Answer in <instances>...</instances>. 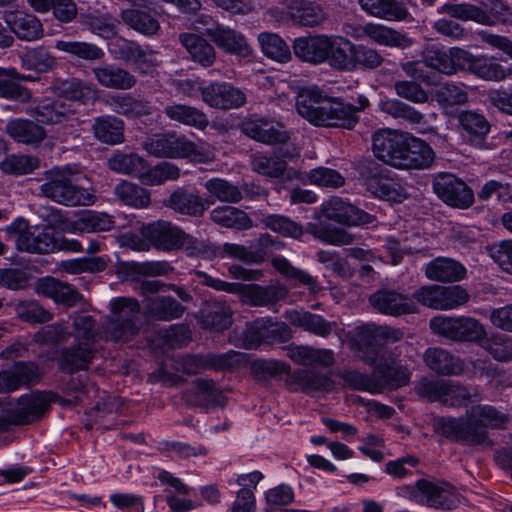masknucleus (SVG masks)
<instances>
[{
	"label": "nucleus",
	"instance_id": "obj_45",
	"mask_svg": "<svg viewBox=\"0 0 512 512\" xmlns=\"http://www.w3.org/2000/svg\"><path fill=\"white\" fill-rule=\"evenodd\" d=\"M92 131L94 137L104 144L116 145L124 141V122L115 116L95 118Z\"/></svg>",
	"mask_w": 512,
	"mask_h": 512
},
{
	"label": "nucleus",
	"instance_id": "obj_64",
	"mask_svg": "<svg viewBox=\"0 0 512 512\" xmlns=\"http://www.w3.org/2000/svg\"><path fill=\"white\" fill-rule=\"evenodd\" d=\"M115 195L124 204L136 208H145L150 204L149 192L128 180H121L114 188Z\"/></svg>",
	"mask_w": 512,
	"mask_h": 512
},
{
	"label": "nucleus",
	"instance_id": "obj_12",
	"mask_svg": "<svg viewBox=\"0 0 512 512\" xmlns=\"http://www.w3.org/2000/svg\"><path fill=\"white\" fill-rule=\"evenodd\" d=\"M433 190L444 203L451 207L467 209L474 203L472 189L452 174H439L433 181Z\"/></svg>",
	"mask_w": 512,
	"mask_h": 512
},
{
	"label": "nucleus",
	"instance_id": "obj_1",
	"mask_svg": "<svg viewBox=\"0 0 512 512\" xmlns=\"http://www.w3.org/2000/svg\"><path fill=\"white\" fill-rule=\"evenodd\" d=\"M369 105L364 95L357 98V105H352L341 98L329 97L318 88L302 90L296 101L298 114L314 126L349 130L359 122L358 113Z\"/></svg>",
	"mask_w": 512,
	"mask_h": 512
},
{
	"label": "nucleus",
	"instance_id": "obj_42",
	"mask_svg": "<svg viewBox=\"0 0 512 512\" xmlns=\"http://www.w3.org/2000/svg\"><path fill=\"white\" fill-rule=\"evenodd\" d=\"M286 318L293 326L323 338L328 337L336 325L335 322H329L321 315L309 311H287Z\"/></svg>",
	"mask_w": 512,
	"mask_h": 512
},
{
	"label": "nucleus",
	"instance_id": "obj_54",
	"mask_svg": "<svg viewBox=\"0 0 512 512\" xmlns=\"http://www.w3.org/2000/svg\"><path fill=\"white\" fill-rule=\"evenodd\" d=\"M478 12L481 25L495 26L512 20L511 8L502 0H482Z\"/></svg>",
	"mask_w": 512,
	"mask_h": 512
},
{
	"label": "nucleus",
	"instance_id": "obj_34",
	"mask_svg": "<svg viewBox=\"0 0 512 512\" xmlns=\"http://www.w3.org/2000/svg\"><path fill=\"white\" fill-rule=\"evenodd\" d=\"M425 276L435 282L453 283L466 277L467 270L459 261L448 257H437L426 264Z\"/></svg>",
	"mask_w": 512,
	"mask_h": 512
},
{
	"label": "nucleus",
	"instance_id": "obj_47",
	"mask_svg": "<svg viewBox=\"0 0 512 512\" xmlns=\"http://www.w3.org/2000/svg\"><path fill=\"white\" fill-rule=\"evenodd\" d=\"M287 356L294 363L303 366L319 365L329 367L334 364V354L329 349H319L310 346H292L288 348Z\"/></svg>",
	"mask_w": 512,
	"mask_h": 512
},
{
	"label": "nucleus",
	"instance_id": "obj_40",
	"mask_svg": "<svg viewBox=\"0 0 512 512\" xmlns=\"http://www.w3.org/2000/svg\"><path fill=\"white\" fill-rule=\"evenodd\" d=\"M459 51L461 48H450L448 51L441 50L436 47L428 48L423 53L424 64L426 67L433 68L441 73L451 75L456 72L457 68L461 69L462 59Z\"/></svg>",
	"mask_w": 512,
	"mask_h": 512
},
{
	"label": "nucleus",
	"instance_id": "obj_10",
	"mask_svg": "<svg viewBox=\"0 0 512 512\" xmlns=\"http://www.w3.org/2000/svg\"><path fill=\"white\" fill-rule=\"evenodd\" d=\"M169 361L162 363V386L182 385L185 380L179 372L194 376L209 370L208 353L177 355Z\"/></svg>",
	"mask_w": 512,
	"mask_h": 512
},
{
	"label": "nucleus",
	"instance_id": "obj_63",
	"mask_svg": "<svg viewBox=\"0 0 512 512\" xmlns=\"http://www.w3.org/2000/svg\"><path fill=\"white\" fill-rule=\"evenodd\" d=\"M70 318L72 320L71 336L79 342H90L96 345L101 338L96 320L85 313H75Z\"/></svg>",
	"mask_w": 512,
	"mask_h": 512
},
{
	"label": "nucleus",
	"instance_id": "obj_56",
	"mask_svg": "<svg viewBox=\"0 0 512 512\" xmlns=\"http://www.w3.org/2000/svg\"><path fill=\"white\" fill-rule=\"evenodd\" d=\"M288 8L292 18L302 26L314 27L324 20L321 7L307 0H291Z\"/></svg>",
	"mask_w": 512,
	"mask_h": 512
},
{
	"label": "nucleus",
	"instance_id": "obj_29",
	"mask_svg": "<svg viewBox=\"0 0 512 512\" xmlns=\"http://www.w3.org/2000/svg\"><path fill=\"white\" fill-rule=\"evenodd\" d=\"M205 34L221 50L243 58L252 56L253 50L241 33L220 24L205 29Z\"/></svg>",
	"mask_w": 512,
	"mask_h": 512
},
{
	"label": "nucleus",
	"instance_id": "obj_24",
	"mask_svg": "<svg viewBox=\"0 0 512 512\" xmlns=\"http://www.w3.org/2000/svg\"><path fill=\"white\" fill-rule=\"evenodd\" d=\"M369 302L374 309L385 315L401 316L417 312L414 300L396 290H378L369 297Z\"/></svg>",
	"mask_w": 512,
	"mask_h": 512
},
{
	"label": "nucleus",
	"instance_id": "obj_20",
	"mask_svg": "<svg viewBox=\"0 0 512 512\" xmlns=\"http://www.w3.org/2000/svg\"><path fill=\"white\" fill-rule=\"evenodd\" d=\"M195 317L202 329L211 332H223L233 323L232 308L222 300L205 301Z\"/></svg>",
	"mask_w": 512,
	"mask_h": 512
},
{
	"label": "nucleus",
	"instance_id": "obj_26",
	"mask_svg": "<svg viewBox=\"0 0 512 512\" xmlns=\"http://www.w3.org/2000/svg\"><path fill=\"white\" fill-rule=\"evenodd\" d=\"M205 241H200L169 221H162V251L184 249L188 256L201 257Z\"/></svg>",
	"mask_w": 512,
	"mask_h": 512
},
{
	"label": "nucleus",
	"instance_id": "obj_31",
	"mask_svg": "<svg viewBox=\"0 0 512 512\" xmlns=\"http://www.w3.org/2000/svg\"><path fill=\"white\" fill-rule=\"evenodd\" d=\"M286 385L291 392L301 391L307 394L329 392L334 388V382L329 376L307 369L289 372Z\"/></svg>",
	"mask_w": 512,
	"mask_h": 512
},
{
	"label": "nucleus",
	"instance_id": "obj_21",
	"mask_svg": "<svg viewBox=\"0 0 512 512\" xmlns=\"http://www.w3.org/2000/svg\"><path fill=\"white\" fill-rule=\"evenodd\" d=\"M202 100L212 108L236 109L246 103L245 93L227 82L211 83L201 89Z\"/></svg>",
	"mask_w": 512,
	"mask_h": 512
},
{
	"label": "nucleus",
	"instance_id": "obj_3",
	"mask_svg": "<svg viewBox=\"0 0 512 512\" xmlns=\"http://www.w3.org/2000/svg\"><path fill=\"white\" fill-rule=\"evenodd\" d=\"M6 233L14 237L19 252L38 255L55 253L56 235L48 227L30 225L28 220L20 217L6 227Z\"/></svg>",
	"mask_w": 512,
	"mask_h": 512
},
{
	"label": "nucleus",
	"instance_id": "obj_48",
	"mask_svg": "<svg viewBox=\"0 0 512 512\" xmlns=\"http://www.w3.org/2000/svg\"><path fill=\"white\" fill-rule=\"evenodd\" d=\"M460 127L467 133L470 144L482 147L490 131V123L484 115L474 111H462L458 114Z\"/></svg>",
	"mask_w": 512,
	"mask_h": 512
},
{
	"label": "nucleus",
	"instance_id": "obj_61",
	"mask_svg": "<svg viewBox=\"0 0 512 512\" xmlns=\"http://www.w3.org/2000/svg\"><path fill=\"white\" fill-rule=\"evenodd\" d=\"M55 48L69 54L71 57L90 62L101 60L105 56L102 48L94 43L85 41L57 40Z\"/></svg>",
	"mask_w": 512,
	"mask_h": 512
},
{
	"label": "nucleus",
	"instance_id": "obj_2",
	"mask_svg": "<svg viewBox=\"0 0 512 512\" xmlns=\"http://www.w3.org/2000/svg\"><path fill=\"white\" fill-rule=\"evenodd\" d=\"M321 217L347 226L369 225L375 221L374 216L339 197H332L325 201L321 205L319 221L308 223L306 232L325 244L335 246L352 244L354 236L342 228L321 220Z\"/></svg>",
	"mask_w": 512,
	"mask_h": 512
},
{
	"label": "nucleus",
	"instance_id": "obj_14",
	"mask_svg": "<svg viewBox=\"0 0 512 512\" xmlns=\"http://www.w3.org/2000/svg\"><path fill=\"white\" fill-rule=\"evenodd\" d=\"M240 129L249 138L267 145L285 144L290 139L283 124L256 115L245 119L241 123Z\"/></svg>",
	"mask_w": 512,
	"mask_h": 512
},
{
	"label": "nucleus",
	"instance_id": "obj_16",
	"mask_svg": "<svg viewBox=\"0 0 512 512\" xmlns=\"http://www.w3.org/2000/svg\"><path fill=\"white\" fill-rule=\"evenodd\" d=\"M97 353V345L77 341L60 349L57 365L62 372L67 374L86 371L93 363Z\"/></svg>",
	"mask_w": 512,
	"mask_h": 512
},
{
	"label": "nucleus",
	"instance_id": "obj_23",
	"mask_svg": "<svg viewBox=\"0 0 512 512\" xmlns=\"http://www.w3.org/2000/svg\"><path fill=\"white\" fill-rule=\"evenodd\" d=\"M4 21L21 41L35 42L43 38L45 30L41 20L25 10L6 11Z\"/></svg>",
	"mask_w": 512,
	"mask_h": 512
},
{
	"label": "nucleus",
	"instance_id": "obj_38",
	"mask_svg": "<svg viewBox=\"0 0 512 512\" xmlns=\"http://www.w3.org/2000/svg\"><path fill=\"white\" fill-rule=\"evenodd\" d=\"M354 43L343 37H331L326 62L340 72H354Z\"/></svg>",
	"mask_w": 512,
	"mask_h": 512
},
{
	"label": "nucleus",
	"instance_id": "obj_39",
	"mask_svg": "<svg viewBox=\"0 0 512 512\" xmlns=\"http://www.w3.org/2000/svg\"><path fill=\"white\" fill-rule=\"evenodd\" d=\"M361 32L360 36H367L382 46L405 49L412 45V40L406 34L382 24L367 23L361 28Z\"/></svg>",
	"mask_w": 512,
	"mask_h": 512
},
{
	"label": "nucleus",
	"instance_id": "obj_5",
	"mask_svg": "<svg viewBox=\"0 0 512 512\" xmlns=\"http://www.w3.org/2000/svg\"><path fill=\"white\" fill-rule=\"evenodd\" d=\"M46 181L40 192L48 199L65 206H86L94 202V196L76 185L65 171L53 169L46 172Z\"/></svg>",
	"mask_w": 512,
	"mask_h": 512
},
{
	"label": "nucleus",
	"instance_id": "obj_33",
	"mask_svg": "<svg viewBox=\"0 0 512 512\" xmlns=\"http://www.w3.org/2000/svg\"><path fill=\"white\" fill-rule=\"evenodd\" d=\"M360 7L369 15L390 22L411 19V14L403 1L399 0H359Z\"/></svg>",
	"mask_w": 512,
	"mask_h": 512
},
{
	"label": "nucleus",
	"instance_id": "obj_8",
	"mask_svg": "<svg viewBox=\"0 0 512 512\" xmlns=\"http://www.w3.org/2000/svg\"><path fill=\"white\" fill-rule=\"evenodd\" d=\"M55 395L51 392L37 391L22 395L16 407L6 416H0V431H7L12 425H26L41 418L49 409Z\"/></svg>",
	"mask_w": 512,
	"mask_h": 512
},
{
	"label": "nucleus",
	"instance_id": "obj_37",
	"mask_svg": "<svg viewBox=\"0 0 512 512\" xmlns=\"http://www.w3.org/2000/svg\"><path fill=\"white\" fill-rule=\"evenodd\" d=\"M375 372L380 376L381 383L391 389H398L407 385L410 381L411 373L407 367L401 365L398 361L391 358L388 353L381 355L377 361Z\"/></svg>",
	"mask_w": 512,
	"mask_h": 512
},
{
	"label": "nucleus",
	"instance_id": "obj_58",
	"mask_svg": "<svg viewBox=\"0 0 512 512\" xmlns=\"http://www.w3.org/2000/svg\"><path fill=\"white\" fill-rule=\"evenodd\" d=\"M113 216L103 212L86 211L77 220L72 231L75 234L106 232L113 229Z\"/></svg>",
	"mask_w": 512,
	"mask_h": 512
},
{
	"label": "nucleus",
	"instance_id": "obj_50",
	"mask_svg": "<svg viewBox=\"0 0 512 512\" xmlns=\"http://www.w3.org/2000/svg\"><path fill=\"white\" fill-rule=\"evenodd\" d=\"M20 59L24 68L38 73H48L58 67L56 56L43 45L28 49Z\"/></svg>",
	"mask_w": 512,
	"mask_h": 512
},
{
	"label": "nucleus",
	"instance_id": "obj_32",
	"mask_svg": "<svg viewBox=\"0 0 512 512\" xmlns=\"http://www.w3.org/2000/svg\"><path fill=\"white\" fill-rule=\"evenodd\" d=\"M332 36L314 35L296 38L293 50L296 57L302 61L317 65L325 63Z\"/></svg>",
	"mask_w": 512,
	"mask_h": 512
},
{
	"label": "nucleus",
	"instance_id": "obj_13",
	"mask_svg": "<svg viewBox=\"0 0 512 512\" xmlns=\"http://www.w3.org/2000/svg\"><path fill=\"white\" fill-rule=\"evenodd\" d=\"M279 332L280 328L271 319L259 318L248 323L241 331L233 330L229 335V342L238 348L254 350L262 343H269Z\"/></svg>",
	"mask_w": 512,
	"mask_h": 512
},
{
	"label": "nucleus",
	"instance_id": "obj_9",
	"mask_svg": "<svg viewBox=\"0 0 512 512\" xmlns=\"http://www.w3.org/2000/svg\"><path fill=\"white\" fill-rule=\"evenodd\" d=\"M107 167L117 174L138 178L144 185L160 184V165L151 166L147 160L134 152L115 151L107 159Z\"/></svg>",
	"mask_w": 512,
	"mask_h": 512
},
{
	"label": "nucleus",
	"instance_id": "obj_62",
	"mask_svg": "<svg viewBox=\"0 0 512 512\" xmlns=\"http://www.w3.org/2000/svg\"><path fill=\"white\" fill-rule=\"evenodd\" d=\"M197 154V146L184 135L162 134V157L185 158Z\"/></svg>",
	"mask_w": 512,
	"mask_h": 512
},
{
	"label": "nucleus",
	"instance_id": "obj_46",
	"mask_svg": "<svg viewBox=\"0 0 512 512\" xmlns=\"http://www.w3.org/2000/svg\"><path fill=\"white\" fill-rule=\"evenodd\" d=\"M201 257L205 259L229 257L232 259L240 260L247 264L258 263L261 261L258 255L248 250L247 247L232 243H224L222 246H218L209 242H205Z\"/></svg>",
	"mask_w": 512,
	"mask_h": 512
},
{
	"label": "nucleus",
	"instance_id": "obj_43",
	"mask_svg": "<svg viewBox=\"0 0 512 512\" xmlns=\"http://www.w3.org/2000/svg\"><path fill=\"white\" fill-rule=\"evenodd\" d=\"M180 43L189 53L192 61L203 67H210L216 60V51L206 39L194 33L179 35Z\"/></svg>",
	"mask_w": 512,
	"mask_h": 512
},
{
	"label": "nucleus",
	"instance_id": "obj_36",
	"mask_svg": "<svg viewBox=\"0 0 512 512\" xmlns=\"http://www.w3.org/2000/svg\"><path fill=\"white\" fill-rule=\"evenodd\" d=\"M423 359L426 365L438 375H459L464 369V363L459 357L441 347L428 348Z\"/></svg>",
	"mask_w": 512,
	"mask_h": 512
},
{
	"label": "nucleus",
	"instance_id": "obj_52",
	"mask_svg": "<svg viewBox=\"0 0 512 512\" xmlns=\"http://www.w3.org/2000/svg\"><path fill=\"white\" fill-rule=\"evenodd\" d=\"M210 219L223 227L246 230L253 226L246 212L233 206H219L210 212Z\"/></svg>",
	"mask_w": 512,
	"mask_h": 512
},
{
	"label": "nucleus",
	"instance_id": "obj_44",
	"mask_svg": "<svg viewBox=\"0 0 512 512\" xmlns=\"http://www.w3.org/2000/svg\"><path fill=\"white\" fill-rule=\"evenodd\" d=\"M163 204L177 213L199 217L207 209L204 200L182 188L175 190Z\"/></svg>",
	"mask_w": 512,
	"mask_h": 512
},
{
	"label": "nucleus",
	"instance_id": "obj_41",
	"mask_svg": "<svg viewBox=\"0 0 512 512\" xmlns=\"http://www.w3.org/2000/svg\"><path fill=\"white\" fill-rule=\"evenodd\" d=\"M5 131L16 142L27 145H37L46 138V131L41 125L24 118L8 121Z\"/></svg>",
	"mask_w": 512,
	"mask_h": 512
},
{
	"label": "nucleus",
	"instance_id": "obj_28",
	"mask_svg": "<svg viewBox=\"0 0 512 512\" xmlns=\"http://www.w3.org/2000/svg\"><path fill=\"white\" fill-rule=\"evenodd\" d=\"M458 53L462 55L460 58L462 59L461 70L468 71L483 80L500 82L509 75L507 70L494 58L475 56L466 50Z\"/></svg>",
	"mask_w": 512,
	"mask_h": 512
},
{
	"label": "nucleus",
	"instance_id": "obj_55",
	"mask_svg": "<svg viewBox=\"0 0 512 512\" xmlns=\"http://www.w3.org/2000/svg\"><path fill=\"white\" fill-rule=\"evenodd\" d=\"M30 114L43 124H59L70 120L74 112L64 102L52 101L37 105Z\"/></svg>",
	"mask_w": 512,
	"mask_h": 512
},
{
	"label": "nucleus",
	"instance_id": "obj_17",
	"mask_svg": "<svg viewBox=\"0 0 512 512\" xmlns=\"http://www.w3.org/2000/svg\"><path fill=\"white\" fill-rule=\"evenodd\" d=\"M41 379L39 366L30 361L15 362L10 368L0 371V393H10L22 387L28 388Z\"/></svg>",
	"mask_w": 512,
	"mask_h": 512
},
{
	"label": "nucleus",
	"instance_id": "obj_57",
	"mask_svg": "<svg viewBox=\"0 0 512 512\" xmlns=\"http://www.w3.org/2000/svg\"><path fill=\"white\" fill-rule=\"evenodd\" d=\"M166 115L173 121L187 126L204 130L209 125V119L201 110L182 104L169 105L165 108Z\"/></svg>",
	"mask_w": 512,
	"mask_h": 512
},
{
	"label": "nucleus",
	"instance_id": "obj_49",
	"mask_svg": "<svg viewBox=\"0 0 512 512\" xmlns=\"http://www.w3.org/2000/svg\"><path fill=\"white\" fill-rule=\"evenodd\" d=\"M170 291L174 292L182 302L192 299L183 286L162 281V320L180 318L185 311V307L179 301L170 294L166 295Z\"/></svg>",
	"mask_w": 512,
	"mask_h": 512
},
{
	"label": "nucleus",
	"instance_id": "obj_30",
	"mask_svg": "<svg viewBox=\"0 0 512 512\" xmlns=\"http://www.w3.org/2000/svg\"><path fill=\"white\" fill-rule=\"evenodd\" d=\"M162 487L165 493V501L172 512H188L200 506L191 499L185 498L192 488L184 484L172 473L162 470Z\"/></svg>",
	"mask_w": 512,
	"mask_h": 512
},
{
	"label": "nucleus",
	"instance_id": "obj_11",
	"mask_svg": "<svg viewBox=\"0 0 512 512\" xmlns=\"http://www.w3.org/2000/svg\"><path fill=\"white\" fill-rule=\"evenodd\" d=\"M366 169L367 173H363L364 185L375 197L393 202H401L408 197L407 188L385 174L377 163L370 162Z\"/></svg>",
	"mask_w": 512,
	"mask_h": 512
},
{
	"label": "nucleus",
	"instance_id": "obj_60",
	"mask_svg": "<svg viewBox=\"0 0 512 512\" xmlns=\"http://www.w3.org/2000/svg\"><path fill=\"white\" fill-rule=\"evenodd\" d=\"M110 109L126 117H139L151 113L148 102L138 100L130 94L114 95L107 99Z\"/></svg>",
	"mask_w": 512,
	"mask_h": 512
},
{
	"label": "nucleus",
	"instance_id": "obj_7",
	"mask_svg": "<svg viewBox=\"0 0 512 512\" xmlns=\"http://www.w3.org/2000/svg\"><path fill=\"white\" fill-rule=\"evenodd\" d=\"M431 331L456 342L478 343L486 338V330L479 320L469 316L438 315L430 319Z\"/></svg>",
	"mask_w": 512,
	"mask_h": 512
},
{
	"label": "nucleus",
	"instance_id": "obj_15",
	"mask_svg": "<svg viewBox=\"0 0 512 512\" xmlns=\"http://www.w3.org/2000/svg\"><path fill=\"white\" fill-rule=\"evenodd\" d=\"M230 293L238 295L241 302L246 305L261 307L275 304L285 299L288 295V290L279 283L268 286L233 283Z\"/></svg>",
	"mask_w": 512,
	"mask_h": 512
},
{
	"label": "nucleus",
	"instance_id": "obj_35",
	"mask_svg": "<svg viewBox=\"0 0 512 512\" xmlns=\"http://www.w3.org/2000/svg\"><path fill=\"white\" fill-rule=\"evenodd\" d=\"M97 82L109 89L129 90L136 85V77L128 70L111 63H103L92 68Z\"/></svg>",
	"mask_w": 512,
	"mask_h": 512
},
{
	"label": "nucleus",
	"instance_id": "obj_6",
	"mask_svg": "<svg viewBox=\"0 0 512 512\" xmlns=\"http://www.w3.org/2000/svg\"><path fill=\"white\" fill-rule=\"evenodd\" d=\"M435 431L445 438L466 445H491L488 432L476 418L468 415L462 417H438L434 420Z\"/></svg>",
	"mask_w": 512,
	"mask_h": 512
},
{
	"label": "nucleus",
	"instance_id": "obj_51",
	"mask_svg": "<svg viewBox=\"0 0 512 512\" xmlns=\"http://www.w3.org/2000/svg\"><path fill=\"white\" fill-rule=\"evenodd\" d=\"M54 90L62 97L86 103L92 99L96 90L93 85L86 83L78 78H69L65 80H56L53 84Z\"/></svg>",
	"mask_w": 512,
	"mask_h": 512
},
{
	"label": "nucleus",
	"instance_id": "obj_25",
	"mask_svg": "<svg viewBox=\"0 0 512 512\" xmlns=\"http://www.w3.org/2000/svg\"><path fill=\"white\" fill-rule=\"evenodd\" d=\"M435 161V152L431 146L420 138L408 134L401 157L396 168L429 169Z\"/></svg>",
	"mask_w": 512,
	"mask_h": 512
},
{
	"label": "nucleus",
	"instance_id": "obj_4",
	"mask_svg": "<svg viewBox=\"0 0 512 512\" xmlns=\"http://www.w3.org/2000/svg\"><path fill=\"white\" fill-rule=\"evenodd\" d=\"M140 304L135 298L117 297L110 301V315L106 336L113 341L126 342L136 335L139 325Z\"/></svg>",
	"mask_w": 512,
	"mask_h": 512
},
{
	"label": "nucleus",
	"instance_id": "obj_18",
	"mask_svg": "<svg viewBox=\"0 0 512 512\" xmlns=\"http://www.w3.org/2000/svg\"><path fill=\"white\" fill-rule=\"evenodd\" d=\"M408 134L392 129H380L372 136V149L376 158L397 167Z\"/></svg>",
	"mask_w": 512,
	"mask_h": 512
},
{
	"label": "nucleus",
	"instance_id": "obj_22",
	"mask_svg": "<svg viewBox=\"0 0 512 512\" xmlns=\"http://www.w3.org/2000/svg\"><path fill=\"white\" fill-rule=\"evenodd\" d=\"M186 401L196 407L208 411L212 408L223 407L226 396L213 379L198 378L192 382V386L185 392Z\"/></svg>",
	"mask_w": 512,
	"mask_h": 512
},
{
	"label": "nucleus",
	"instance_id": "obj_19",
	"mask_svg": "<svg viewBox=\"0 0 512 512\" xmlns=\"http://www.w3.org/2000/svg\"><path fill=\"white\" fill-rule=\"evenodd\" d=\"M423 490V505L442 510H452L459 506L461 494L450 483L445 481H430L420 479Z\"/></svg>",
	"mask_w": 512,
	"mask_h": 512
},
{
	"label": "nucleus",
	"instance_id": "obj_27",
	"mask_svg": "<svg viewBox=\"0 0 512 512\" xmlns=\"http://www.w3.org/2000/svg\"><path fill=\"white\" fill-rule=\"evenodd\" d=\"M377 329L374 324L358 326L354 330L353 344L358 356L366 364L373 366L388 351L381 346L380 340L376 336Z\"/></svg>",
	"mask_w": 512,
	"mask_h": 512
},
{
	"label": "nucleus",
	"instance_id": "obj_59",
	"mask_svg": "<svg viewBox=\"0 0 512 512\" xmlns=\"http://www.w3.org/2000/svg\"><path fill=\"white\" fill-rule=\"evenodd\" d=\"M472 399L480 401L482 394L476 389L471 391L467 387L454 381H445L440 401L441 404L448 407L459 408L466 406Z\"/></svg>",
	"mask_w": 512,
	"mask_h": 512
},
{
	"label": "nucleus",
	"instance_id": "obj_53",
	"mask_svg": "<svg viewBox=\"0 0 512 512\" xmlns=\"http://www.w3.org/2000/svg\"><path fill=\"white\" fill-rule=\"evenodd\" d=\"M339 377L343 381V386L352 390L378 394L383 392L384 386L375 375L362 373L356 369H345L339 372Z\"/></svg>",
	"mask_w": 512,
	"mask_h": 512
}]
</instances>
